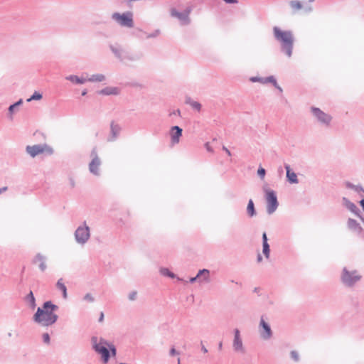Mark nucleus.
I'll return each instance as SVG.
<instances>
[{"instance_id":"48","label":"nucleus","mask_w":364,"mask_h":364,"mask_svg":"<svg viewBox=\"0 0 364 364\" xmlns=\"http://www.w3.org/2000/svg\"><path fill=\"white\" fill-rule=\"evenodd\" d=\"M176 354H178V352H177L174 348H171V350H170V355L173 356V355H175Z\"/></svg>"},{"instance_id":"41","label":"nucleus","mask_w":364,"mask_h":364,"mask_svg":"<svg viewBox=\"0 0 364 364\" xmlns=\"http://www.w3.org/2000/svg\"><path fill=\"white\" fill-rule=\"evenodd\" d=\"M137 298V291H132L129 293L128 294V299L129 301H135Z\"/></svg>"},{"instance_id":"31","label":"nucleus","mask_w":364,"mask_h":364,"mask_svg":"<svg viewBox=\"0 0 364 364\" xmlns=\"http://www.w3.org/2000/svg\"><path fill=\"white\" fill-rule=\"evenodd\" d=\"M56 287L62 291L63 293V297L64 299H67L68 294H67V287L63 282V279H60L58 280L56 284Z\"/></svg>"},{"instance_id":"39","label":"nucleus","mask_w":364,"mask_h":364,"mask_svg":"<svg viewBox=\"0 0 364 364\" xmlns=\"http://www.w3.org/2000/svg\"><path fill=\"white\" fill-rule=\"evenodd\" d=\"M43 341L44 343L49 345L50 343V338L48 333H44L42 335Z\"/></svg>"},{"instance_id":"62","label":"nucleus","mask_w":364,"mask_h":364,"mask_svg":"<svg viewBox=\"0 0 364 364\" xmlns=\"http://www.w3.org/2000/svg\"><path fill=\"white\" fill-rule=\"evenodd\" d=\"M87 90H84L82 92V96H85V95H87Z\"/></svg>"},{"instance_id":"47","label":"nucleus","mask_w":364,"mask_h":364,"mask_svg":"<svg viewBox=\"0 0 364 364\" xmlns=\"http://www.w3.org/2000/svg\"><path fill=\"white\" fill-rule=\"evenodd\" d=\"M169 115L170 116H172V115H178V116H180L181 115V111L180 109H176V110H173V112H171L169 113Z\"/></svg>"},{"instance_id":"63","label":"nucleus","mask_w":364,"mask_h":364,"mask_svg":"<svg viewBox=\"0 0 364 364\" xmlns=\"http://www.w3.org/2000/svg\"><path fill=\"white\" fill-rule=\"evenodd\" d=\"M178 364H180V358L178 359Z\"/></svg>"},{"instance_id":"46","label":"nucleus","mask_w":364,"mask_h":364,"mask_svg":"<svg viewBox=\"0 0 364 364\" xmlns=\"http://www.w3.org/2000/svg\"><path fill=\"white\" fill-rule=\"evenodd\" d=\"M267 240H267V234H266V232H264L262 234V245L268 244Z\"/></svg>"},{"instance_id":"1","label":"nucleus","mask_w":364,"mask_h":364,"mask_svg":"<svg viewBox=\"0 0 364 364\" xmlns=\"http://www.w3.org/2000/svg\"><path fill=\"white\" fill-rule=\"evenodd\" d=\"M58 309V306L53 304L51 301H45L42 307L37 309L33 316V320L42 326H50L58 319V316L55 313Z\"/></svg>"},{"instance_id":"38","label":"nucleus","mask_w":364,"mask_h":364,"mask_svg":"<svg viewBox=\"0 0 364 364\" xmlns=\"http://www.w3.org/2000/svg\"><path fill=\"white\" fill-rule=\"evenodd\" d=\"M290 356L292 360H294L295 362H298L299 360V355L297 351L296 350H291L290 352Z\"/></svg>"},{"instance_id":"49","label":"nucleus","mask_w":364,"mask_h":364,"mask_svg":"<svg viewBox=\"0 0 364 364\" xmlns=\"http://www.w3.org/2000/svg\"><path fill=\"white\" fill-rule=\"evenodd\" d=\"M23 104V100L20 99L16 102H15L14 105H16V107L17 108L18 106L21 105Z\"/></svg>"},{"instance_id":"13","label":"nucleus","mask_w":364,"mask_h":364,"mask_svg":"<svg viewBox=\"0 0 364 364\" xmlns=\"http://www.w3.org/2000/svg\"><path fill=\"white\" fill-rule=\"evenodd\" d=\"M171 16L175 17L180 21V23L183 26L188 25L191 23V18L183 11L180 12L175 8L171 9Z\"/></svg>"},{"instance_id":"12","label":"nucleus","mask_w":364,"mask_h":364,"mask_svg":"<svg viewBox=\"0 0 364 364\" xmlns=\"http://www.w3.org/2000/svg\"><path fill=\"white\" fill-rule=\"evenodd\" d=\"M233 333L234 338L232 340V348L234 351L236 353H245V348L243 345L240 330L238 328H235Z\"/></svg>"},{"instance_id":"59","label":"nucleus","mask_w":364,"mask_h":364,"mask_svg":"<svg viewBox=\"0 0 364 364\" xmlns=\"http://www.w3.org/2000/svg\"><path fill=\"white\" fill-rule=\"evenodd\" d=\"M262 260V257L261 256L260 254H258L257 255V261L258 262H261Z\"/></svg>"},{"instance_id":"2","label":"nucleus","mask_w":364,"mask_h":364,"mask_svg":"<svg viewBox=\"0 0 364 364\" xmlns=\"http://www.w3.org/2000/svg\"><path fill=\"white\" fill-rule=\"evenodd\" d=\"M272 31L274 39L280 44L281 52L291 58L295 41L293 32L290 30L283 31L278 26H274Z\"/></svg>"},{"instance_id":"28","label":"nucleus","mask_w":364,"mask_h":364,"mask_svg":"<svg viewBox=\"0 0 364 364\" xmlns=\"http://www.w3.org/2000/svg\"><path fill=\"white\" fill-rule=\"evenodd\" d=\"M247 214L249 217L253 218L257 215V211L255 208L254 202L250 199L247 206Z\"/></svg>"},{"instance_id":"37","label":"nucleus","mask_w":364,"mask_h":364,"mask_svg":"<svg viewBox=\"0 0 364 364\" xmlns=\"http://www.w3.org/2000/svg\"><path fill=\"white\" fill-rule=\"evenodd\" d=\"M109 350L110 352V357L113 356L115 357L117 355V349L115 346L113 344L109 343L108 345Z\"/></svg>"},{"instance_id":"24","label":"nucleus","mask_w":364,"mask_h":364,"mask_svg":"<svg viewBox=\"0 0 364 364\" xmlns=\"http://www.w3.org/2000/svg\"><path fill=\"white\" fill-rule=\"evenodd\" d=\"M274 77L273 75L268 76L266 77H252L250 78V81L252 82H260L262 84L272 83L274 82Z\"/></svg>"},{"instance_id":"27","label":"nucleus","mask_w":364,"mask_h":364,"mask_svg":"<svg viewBox=\"0 0 364 364\" xmlns=\"http://www.w3.org/2000/svg\"><path fill=\"white\" fill-rule=\"evenodd\" d=\"M106 80V77L103 74H94L91 75L90 77L87 78V82H103Z\"/></svg>"},{"instance_id":"33","label":"nucleus","mask_w":364,"mask_h":364,"mask_svg":"<svg viewBox=\"0 0 364 364\" xmlns=\"http://www.w3.org/2000/svg\"><path fill=\"white\" fill-rule=\"evenodd\" d=\"M289 5L294 11H298L303 8L302 4L300 1L296 0L291 1L289 2Z\"/></svg>"},{"instance_id":"3","label":"nucleus","mask_w":364,"mask_h":364,"mask_svg":"<svg viewBox=\"0 0 364 364\" xmlns=\"http://www.w3.org/2000/svg\"><path fill=\"white\" fill-rule=\"evenodd\" d=\"M91 343L93 350L100 355L101 360L104 364H107L110 359V352L109 350V343L104 338H98L97 336H92Z\"/></svg>"},{"instance_id":"19","label":"nucleus","mask_w":364,"mask_h":364,"mask_svg":"<svg viewBox=\"0 0 364 364\" xmlns=\"http://www.w3.org/2000/svg\"><path fill=\"white\" fill-rule=\"evenodd\" d=\"M121 92V89L118 87H106L100 91H98L99 95H118Z\"/></svg>"},{"instance_id":"44","label":"nucleus","mask_w":364,"mask_h":364,"mask_svg":"<svg viewBox=\"0 0 364 364\" xmlns=\"http://www.w3.org/2000/svg\"><path fill=\"white\" fill-rule=\"evenodd\" d=\"M159 33H160L159 30H156L154 33L149 34L147 36V38H155L159 35Z\"/></svg>"},{"instance_id":"36","label":"nucleus","mask_w":364,"mask_h":364,"mask_svg":"<svg viewBox=\"0 0 364 364\" xmlns=\"http://www.w3.org/2000/svg\"><path fill=\"white\" fill-rule=\"evenodd\" d=\"M17 110V108L16 107V105H14V104L13 105H11L9 108H8V111H9V117L12 119H13V114Z\"/></svg>"},{"instance_id":"34","label":"nucleus","mask_w":364,"mask_h":364,"mask_svg":"<svg viewBox=\"0 0 364 364\" xmlns=\"http://www.w3.org/2000/svg\"><path fill=\"white\" fill-rule=\"evenodd\" d=\"M42 94L36 91L28 99H27V102H31L32 100H40L42 99Z\"/></svg>"},{"instance_id":"58","label":"nucleus","mask_w":364,"mask_h":364,"mask_svg":"<svg viewBox=\"0 0 364 364\" xmlns=\"http://www.w3.org/2000/svg\"><path fill=\"white\" fill-rule=\"evenodd\" d=\"M360 206L362 207L363 210H364V199H362V200L360 201Z\"/></svg>"},{"instance_id":"7","label":"nucleus","mask_w":364,"mask_h":364,"mask_svg":"<svg viewBox=\"0 0 364 364\" xmlns=\"http://www.w3.org/2000/svg\"><path fill=\"white\" fill-rule=\"evenodd\" d=\"M112 18L122 27L129 28L134 27L133 14L130 11L123 14L118 12L113 13L112 14Z\"/></svg>"},{"instance_id":"17","label":"nucleus","mask_w":364,"mask_h":364,"mask_svg":"<svg viewBox=\"0 0 364 364\" xmlns=\"http://www.w3.org/2000/svg\"><path fill=\"white\" fill-rule=\"evenodd\" d=\"M109 48L114 56L120 62H122L126 50H124L122 46L118 44H110Z\"/></svg>"},{"instance_id":"29","label":"nucleus","mask_w":364,"mask_h":364,"mask_svg":"<svg viewBox=\"0 0 364 364\" xmlns=\"http://www.w3.org/2000/svg\"><path fill=\"white\" fill-rule=\"evenodd\" d=\"M26 301L28 303L29 307L31 309H34L36 306V299L34 297L33 293L31 291L25 297Z\"/></svg>"},{"instance_id":"55","label":"nucleus","mask_w":364,"mask_h":364,"mask_svg":"<svg viewBox=\"0 0 364 364\" xmlns=\"http://www.w3.org/2000/svg\"><path fill=\"white\" fill-rule=\"evenodd\" d=\"M223 149L228 154V156H231V152L225 146H223Z\"/></svg>"},{"instance_id":"54","label":"nucleus","mask_w":364,"mask_h":364,"mask_svg":"<svg viewBox=\"0 0 364 364\" xmlns=\"http://www.w3.org/2000/svg\"><path fill=\"white\" fill-rule=\"evenodd\" d=\"M70 183L72 188H73L75 186V183L73 178H70Z\"/></svg>"},{"instance_id":"26","label":"nucleus","mask_w":364,"mask_h":364,"mask_svg":"<svg viewBox=\"0 0 364 364\" xmlns=\"http://www.w3.org/2000/svg\"><path fill=\"white\" fill-rule=\"evenodd\" d=\"M346 187L347 188L353 190L355 192H356L361 196H362L361 193L364 194V188H363V186L361 185H354L353 183L348 181L346 183Z\"/></svg>"},{"instance_id":"61","label":"nucleus","mask_w":364,"mask_h":364,"mask_svg":"<svg viewBox=\"0 0 364 364\" xmlns=\"http://www.w3.org/2000/svg\"><path fill=\"white\" fill-rule=\"evenodd\" d=\"M222 348H223V343H222V342H220V343H218V349H219V350H221V349H222Z\"/></svg>"},{"instance_id":"21","label":"nucleus","mask_w":364,"mask_h":364,"mask_svg":"<svg viewBox=\"0 0 364 364\" xmlns=\"http://www.w3.org/2000/svg\"><path fill=\"white\" fill-rule=\"evenodd\" d=\"M284 168L287 172V178L290 183H298L299 180L295 172L292 171L289 164H285Z\"/></svg>"},{"instance_id":"5","label":"nucleus","mask_w":364,"mask_h":364,"mask_svg":"<svg viewBox=\"0 0 364 364\" xmlns=\"http://www.w3.org/2000/svg\"><path fill=\"white\" fill-rule=\"evenodd\" d=\"M264 199L266 201V211L268 215L273 214L279 206L277 193L274 190L264 188Z\"/></svg>"},{"instance_id":"25","label":"nucleus","mask_w":364,"mask_h":364,"mask_svg":"<svg viewBox=\"0 0 364 364\" xmlns=\"http://www.w3.org/2000/svg\"><path fill=\"white\" fill-rule=\"evenodd\" d=\"M65 79L67 80L70 81L71 82L77 85H82L85 84L87 82V78H85L83 77H79L75 75H70L65 77Z\"/></svg>"},{"instance_id":"32","label":"nucleus","mask_w":364,"mask_h":364,"mask_svg":"<svg viewBox=\"0 0 364 364\" xmlns=\"http://www.w3.org/2000/svg\"><path fill=\"white\" fill-rule=\"evenodd\" d=\"M160 273L161 275L170 277L171 279H174L176 277V275L171 272L168 268L162 267L160 269Z\"/></svg>"},{"instance_id":"57","label":"nucleus","mask_w":364,"mask_h":364,"mask_svg":"<svg viewBox=\"0 0 364 364\" xmlns=\"http://www.w3.org/2000/svg\"><path fill=\"white\" fill-rule=\"evenodd\" d=\"M103 320H104V314H103V312H101L100 318H99V321L102 322Z\"/></svg>"},{"instance_id":"22","label":"nucleus","mask_w":364,"mask_h":364,"mask_svg":"<svg viewBox=\"0 0 364 364\" xmlns=\"http://www.w3.org/2000/svg\"><path fill=\"white\" fill-rule=\"evenodd\" d=\"M347 227L349 230L357 233H360L363 230L360 224L355 220L352 218H348L347 221Z\"/></svg>"},{"instance_id":"56","label":"nucleus","mask_w":364,"mask_h":364,"mask_svg":"<svg viewBox=\"0 0 364 364\" xmlns=\"http://www.w3.org/2000/svg\"><path fill=\"white\" fill-rule=\"evenodd\" d=\"M8 189L7 186H4L0 188V194L5 192Z\"/></svg>"},{"instance_id":"35","label":"nucleus","mask_w":364,"mask_h":364,"mask_svg":"<svg viewBox=\"0 0 364 364\" xmlns=\"http://www.w3.org/2000/svg\"><path fill=\"white\" fill-rule=\"evenodd\" d=\"M262 246H263L262 252H263L264 255L265 256V257L267 259H268L269 257V252H270L269 245V244H265V245H262Z\"/></svg>"},{"instance_id":"4","label":"nucleus","mask_w":364,"mask_h":364,"mask_svg":"<svg viewBox=\"0 0 364 364\" xmlns=\"http://www.w3.org/2000/svg\"><path fill=\"white\" fill-rule=\"evenodd\" d=\"M362 279V275L356 269L349 270L343 267L341 273V282L347 287H353Z\"/></svg>"},{"instance_id":"6","label":"nucleus","mask_w":364,"mask_h":364,"mask_svg":"<svg viewBox=\"0 0 364 364\" xmlns=\"http://www.w3.org/2000/svg\"><path fill=\"white\" fill-rule=\"evenodd\" d=\"M74 236L76 242L79 245H83L87 242L90 238V229L85 221L77 228Z\"/></svg>"},{"instance_id":"50","label":"nucleus","mask_w":364,"mask_h":364,"mask_svg":"<svg viewBox=\"0 0 364 364\" xmlns=\"http://www.w3.org/2000/svg\"><path fill=\"white\" fill-rule=\"evenodd\" d=\"M227 4H236L237 3V0H223Z\"/></svg>"},{"instance_id":"30","label":"nucleus","mask_w":364,"mask_h":364,"mask_svg":"<svg viewBox=\"0 0 364 364\" xmlns=\"http://www.w3.org/2000/svg\"><path fill=\"white\" fill-rule=\"evenodd\" d=\"M185 103L191 106V107L198 112H200L201 109V105L198 102L193 100L190 97H186L185 100Z\"/></svg>"},{"instance_id":"51","label":"nucleus","mask_w":364,"mask_h":364,"mask_svg":"<svg viewBox=\"0 0 364 364\" xmlns=\"http://www.w3.org/2000/svg\"><path fill=\"white\" fill-rule=\"evenodd\" d=\"M189 282L191 283H193V282H198V278H196V277H191L190 279H189Z\"/></svg>"},{"instance_id":"52","label":"nucleus","mask_w":364,"mask_h":364,"mask_svg":"<svg viewBox=\"0 0 364 364\" xmlns=\"http://www.w3.org/2000/svg\"><path fill=\"white\" fill-rule=\"evenodd\" d=\"M304 10H305L306 13H309L312 11V8H311V6H309L305 7Z\"/></svg>"},{"instance_id":"8","label":"nucleus","mask_w":364,"mask_h":364,"mask_svg":"<svg viewBox=\"0 0 364 364\" xmlns=\"http://www.w3.org/2000/svg\"><path fill=\"white\" fill-rule=\"evenodd\" d=\"M26 151L32 158L44 153L47 155H52L53 154V148L46 144H40L33 146L28 145L26 147Z\"/></svg>"},{"instance_id":"45","label":"nucleus","mask_w":364,"mask_h":364,"mask_svg":"<svg viewBox=\"0 0 364 364\" xmlns=\"http://www.w3.org/2000/svg\"><path fill=\"white\" fill-rule=\"evenodd\" d=\"M272 85L273 86L277 89V90H279L280 92H283V90L282 88L278 85L276 79L274 78V82H272Z\"/></svg>"},{"instance_id":"15","label":"nucleus","mask_w":364,"mask_h":364,"mask_svg":"<svg viewBox=\"0 0 364 364\" xmlns=\"http://www.w3.org/2000/svg\"><path fill=\"white\" fill-rule=\"evenodd\" d=\"M183 129L178 126H173L171 128L170 136L172 145L178 144L180 137L182 136Z\"/></svg>"},{"instance_id":"18","label":"nucleus","mask_w":364,"mask_h":364,"mask_svg":"<svg viewBox=\"0 0 364 364\" xmlns=\"http://www.w3.org/2000/svg\"><path fill=\"white\" fill-rule=\"evenodd\" d=\"M121 132V127L119 124H114V122L111 123L110 125V136L108 137V141H114L119 135Z\"/></svg>"},{"instance_id":"11","label":"nucleus","mask_w":364,"mask_h":364,"mask_svg":"<svg viewBox=\"0 0 364 364\" xmlns=\"http://www.w3.org/2000/svg\"><path fill=\"white\" fill-rule=\"evenodd\" d=\"M92 161L89 164V171L95 176H100V166L101 165V160L97 156V150L94 148L91 151Z\"/></svg>"},{"instance_id":"10","label":"nucleus","mask_w":364,"mask_h":364,"mask_svg":"<svg viewBox=\"0 0 364 364\" xmlns=\"http://www.w3.org/2000/svg\"><path fill=\"white\" fill-rule=\"evenodd\" d=\"M259 333L261 338L264 341L269 340L272 336L273 332L272 331L270 325L265 321L264 316H262L259 324Z\"/></svg>"},{"instance_id":"60","label":"nucleus","mask_w":364,"mask_h":364,"mask_svg":"<svg viewBox=\"0 0 364 364\" xmlns=\"http://www.w3.org/2000/svg\"><path fill=\"white\" fill-rule=\"evenodd\" d=\"M205 146H206L207 150H208V151H212V149H210V147L209 146V145H208V143L205 144Z\"/></svg>"},{"instance_id":"40","label":"nucleus","mask_w":364,"mask_h":364,"mask_svg":"<svg viewBox=\"0 0 364 364\" xmlns=\"http://www.w3.org/2000/svg\"><path fill=\"white\" fill-rule=\"evenodd\" d=\"M265 174L266 170L262 166H259L257 170V175L259 176L261 179H264Z\"/></svg>"},{"instance_id":"23","label":"nucleus","mask_w":364,"mask_h":364,"mask_svg":"<svg viewBox=\"0 0 364 364\" xmlns=\"http://www.w3.org/2000/svg\"><path fill=\"white\" fill-rule=\"evenodd\" d=\"M46 258L45 256H43L41 253H38L36 255L35 258L33 259V263H39L38 266H39L40 269L42 272H44L47 268V266L46 264Z\"/></svg>"},{"instance_id":"53","label":"nucleus","mask_w":364,"mask_h":364,"mask_svg":"<svg viewBox=\"0 0 364 364\" xmlns=\"http://www.w3.org/2000/svg\"><path fill=\"white\" fill-rule=\"evenodd\" d=\"M201 350L204 353H208V349L205 348V346L204 345H203V343H201Z\"/></svg>"},{"instance_id":"9","label":"nucleus","mask_w":364,"mask_h":364,"mask_svg":"<svg viewBox=\"0 0 364 364\" xmlns=\"http://www.w3.org/2000/svg\"><path fill=\"white\" fill-rule=\"evenodd\" d=\"M311 112L318 123L326 127L330 126L332 121V117L330 114L316 107H311Z\"/></svg>"},{"instance_id":"14","label":"nucleus","mask_w":364,"mask_h":364,"mask_svg":"<svg viewBox=\"0 0 364 364\" xmlns=\"http://www.w3.org/2000/svg\"><path fill=\"white\" fill-rule=\"evenodd\" d=\"M143 57V54L140 52H125L123 60L122 63L128 64L129 63H134L139 61Z\"/></svg>"},{"instance_id":"42","label":"nucleus","mask_w":364,"mask_h":364,"mask_svg":"<svg viewBox=\"0 0 364 364\" xmlns=\"http://www.w3.org/2000/svg\"><path fill=\"white\" fill-rule=\"evenodd\" d=\"M84 300L87 301L89 302H93L95 301V299L91 294L87 293L85 295Z\"/></svg>"},{"instance_id":"43","label":"nucleus","mask_w":364,"mask_h":364,"mask_svg":"<svg viewBox=\"0 0 364 364\" xmlns=\"http://www.w3.org/2000/svg\"><path fill=\"white\" fill-rule=\"evenodd\" d=\"M193 7H194V5L191 4L188 6L186 7V9L183 11V12L188 16H190V14L191 13V11H193Z\"/></svg>"},{"instance_id":"20","label":"nucleus","mask_w":364,"mask_h":364,"mask_svg":"<svg viewBox=\"0 0 364 364\" xmlns=\"http://www.w3.org/2000/svg\"><path fill=\"white\" fill-rule=\"evenodd\" d=\"M196 277L200 284L203 282L208 283L210 281V270L207 269H200Z\"/></svg>"},{"instance_id":"16","label":"nucleus","mask_w":364,"mask_h":364,"mask_svg":"<svg viewBox=\"0 0 364 364\" xmlns=\"http://www.w3.org/2000/svg\"><path fill=\"white\" fill-rule=\"evenodd\" d=\"M343 205L351 211L353 213L360 218L362 221L364 223V218L360 215V211L359 208L351 201H350L347 198L343 197L342 198Z\"/></svg>"}]
</instances>
